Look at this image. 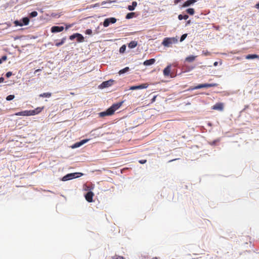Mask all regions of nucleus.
I'll list each match as a JSON object with an SVG mask.
<instances>
[{
  "label": "nucleus",
  "mask_w": 259,
  "mask_h": 259,
  "mask_svg": "<svg viewBox=\"0 0 259 259\" xmlns=\"http://www.w3.org/2000/svg\"><path fill=\"white\" fill-rule=\"evenodd\" d=\"M153 259H157V257L153 258Z\"/></svg>",
  "instance_id": "nucleus-48"
},
{
  "label": "nucleus",
  "mask_w": 259,
  "mask_h": 259,
  "mask_svg": "<svg viewBox=\"0 0 259 259\" xmlns=\"http://www.w3.org/2000/svg\"><path fill=\"white\" fill-rule=\"evenodd\" d=\"M114 80H109L107 81H103L100 85V88L101 89L107 88L110 87L112 85Z\"/></svg>",
  "instance_id": "nucleus-8"
},
{
  "label": "nucleus",
  "mask_w": 259,
  "mask_h": 259,
  "mask_svg": "<svg viewBox=\"0 0 259 259\" xmlns=\"http://www.w3.org/2000/svg\"><path fill=\"white\" fill-rule=\"evenodd\" d=\"M148 83H143L142 84H140L139 85H134L130 87V90H140V89H146L148 87Z\"/></svg>",
  "instance_id": "nucleus-7"
},
{
  "label": "nucleus",
  "mask_w": 259,
  "mask_h": 259,
  "mask_svg": "<svg viewBox=\"0 0 259 259\" xmlns=\"http://www.w3.org/2000/svg\"><path fill=\"white\" fill-rule=\"evenodd\" d=\"M196 2V0H189V1H186V2H185L184 3V4L183 5V7H188L190 5H191V4L195 3Z\"/></svg>",
  "instance_id": "nucleus-17"
},
{
  "label": "nucleus",
  "mask_w": 259,
  "mask_h": 259,
  "mask_svg": "<svg viewBox=\"0 0 259 259\" xmlns=\"http://www.w3.org/2000/svg\"><path fill=\"white\" fill-rule=\"evenodd\" d=\"M65 40L66 37H63L60 42L56 43V46L57 47H59L62 45L65 42Z\"/></svg>",
  "instance_id": "nucleus-26"
},
{
  "label": "nucleus",
  "mask_w": 259,
  "mask_h": 259,
  "mask_svg": "<svg viewBox=\"0 0 259 259\" xmlns=\"http://www.w3.org/2000/svg\"><path fill=\"white\" fill-rule=\"evenodd\" d=\"M4 81V78L3 77H0V83L3 82Z\"/></svg>",
  "instance_id": "nucleus-40"
},
{
  "label": "nucleus",
  "mask_w": 259,
  "mask_h": 259,
  "mask_svg": "<svg viewBox=\"0 0 259 259\" xmlns=\"http://www.w3.org/2000/svg\"><path fill=\"white\" fill-rule=\"evenodd\" d=\"M40 71V69H37V70H36L35 71V73L37 72H38V71Z\"/></svg>",
  "instance_id": "nucleus-45"
},
{
  "label": "nucleus",
  "mask_w": 259,
  "mask_h": 259,
  "mask_svg": "<svg viewBox=\"0 0 259 259\" xmlns=\"http://www.w3.org/2000/svg\"><path fill=\"white\" fill-rule=\"evenodd\" d=\"M218 62H215L213 63V65H214V66H217L218 65Z\"/></svg>",
  "instance_id": "nucleus-43"
},
{
  "label": "nucleus",
  "mask_w": 259,
  "mask_h": 259,
  "mask_svg": "<svg viewBox=\"0 0 259 259\" xmlns=\"http://www.w3.org/2000/svg\"><path fill=\"white\" fill-rule=\"evenodd\" d=\"M64 30L63 26H53L51 28V32L53 33H56L61 32Z\"/></svg>",
  "instance_id": "nucleus-11"
},
{
  "label": "nucleus",
  "mask_w": 259,
  "mask_h": 259,
  "mask_svg": "<svg viewBox=\"0 0 259 259\" xmlns=\"http://www.w3.org/2000/svg\"><path fill=\"white\" fill-rule=\"evenodd\" d=\"M12 73L11 72L9 71L6 73V76L8 78V77H10L12 75Z\"/></svg>",
  "instance_id": "nucleus-38"
},
{
  "label": "nucleus",
  "mask_w": 259,
  "mask_h": 259,
  "mask_svg": "<svg viewBox=\"0 0 259 259\" xmlns=\"http://www.w3.org/2000/svg\"><path fill=\"white\" fill-rule=\"evenodd\" d=\"M137 2H133L132 3V6L130 5L128 6V10L130 11H133L135 9V7L137 6Z\"/></svg>",
  "instance_id": "nucleus-21"
},
{
  "label": "nucleus",
  "mask_w": 259,
  "mask_h": 259,
  "mask_svg": "<svg viewBox=\"0 0 259 259\" xmlns=\"http://www.w3.org/2000/svg\"><path fill=\"white\" fill-rule=\"evenodd\" d=\"M113 259H125L124 257L119 255H115L112 257Z\"/></svg>",
  "instance_id": "nucleus-34"
},
{
  "label": "nucleus",
  "mask_w": 259,
  "mask_h": 259,
  "mask_svg": "<svg viewBox=\"0 0 259 259\" xmlns=\"http://www.w3.org/2000/svg\"><path fill=\"white\" fill-rule=\"evenodd\" d=\"M182 0H175V4H177L178 3L180 2Z\"/></svg>",
  "instance_id": "nucleus-41"
},
{
  "label": "nucleus",
  "mask_w": 259,
  "mask_h": 259,
  "mask_svg": "<svg viewBox=\"0 0 259 259\" xmlns=\"http://www.w3.org/2000/svg\"><path fill=\"white\" fill-rule=\"evenodd\" d=\"M16 116H28V110H25L19 112H17L15 114Z\"/></svg>",
  "instance_id": "nucleus-19"
},
{
  "label": "nucleus",
  "mask_w": 259,
  "mask_h": 259,
  "mask_svg": "<svg viewBox=\"0 0 259 259\" xmlns=\"http://www.w3.org/2000/svg\"><path fill=\"white\" fill-rule=\"evenodd\" d=\"M94 194L93 192L89 191L85 195V198L87 201L89 202H93V197L94 196Z\"/></svg>",
  "instance_id": "nucleus-10"
},
{
  "label": "nucleus",
  "mask_w": 259,
  "mask_h": 259,
  "mask_svg": "<svg viewBox=\"0 0 259 259\" xmlns=\"http://www.w3.org/2000/svg\"><path fill=\"white\" fill-rule=\"evenodd\" d=\"M6 58H7L6 56H4V57H3V58H2V59H3V60H6Z\"/></svg>",
  "instance_id": "nucleus-46"
},
{
  "label": "nucleus",
  "mask_w": 259,
  "mask_h": 259,
  "mask_svg": "<svg viewBox=\"0 0 259 259\" xmlns=\"http://www.w3.org/2000/svg\"><path fill=\"white\" fill-rule=\"evenodd\" d=\"M255 7L257 9H259V3L255 5Z\"/></svg>",
  "instance_id": "nucleus-42"
},
{
  "label": "nucleus",
  "mask_w": 259,
  "mask_h": 259,
  "mask_svg": "<svg viewBox=\"0 0 259 259\" xmlns=\"http://www.w3.org/2000/svg\"><path fill=\"white\" fill-rule=\"evenodd\" d=\"M138 45L137 41H132L128 44V47L130 49H133L136 47Z\"/></svg>",
  "instance_id": "nucleus-18"
},
{
  "label": "nucleus",
  "mask_w": 259,
  "mask_h": 259,
  "mask_svg": "<svg viewBox=\"0 0 259 259\" xmlns=\"http://www.w3.org/2000/svg\"><path fill=\"white\" fill-rule=\"evenodd\" d=\"M52 95V94L50 93H44L41 94L39 95L40 97H45V98H50Z\"/></svg>",
  "instance_id": "nucleus-22"
},
{
  "label": "nucleus",
  "mask_w": 259,
  "mask_h": 259,
  "mask_svg": "<svg viewBox=\"0 0 259 259\" xmlns=\"http://www.w3.org/2000/svg\"><path fill=\"white\" fill-rule=\"evenodd\" d=\"M125 49H126V46H125V45H124L120 47V48L119 49V52L121 53H123L125 52Z\"/></svg>",
  "instance_id": "nucleus-28"
},
{
  "label": "nucleus",
  "mask_w": 259,
  "mask_h": 259,
  "mask_svg": "<svg viewBox=\"0 0 259 259\" xmlns=\"http://www.w3.org/2000/svg\"><path fill=\"white\" fill-rule=\"evenodd\" d=\"M147 160H141L139 161V162L141 164H144V163H145L146 162Z\"/></svg>",
  "instance_id": "nucleus-39"
},
{
  "label": "nucleus",
  "mask_w": 259,
  "mask_h": 259,
  "mask_svg": "<svg viewBox=\"0 0 259 259\" xmlns=\"http://www.w3.org/2000/svg\"><path fill=\"white\" fill-rule=\"evenodd\" d=\"M134 13H129L126 15V18L128 19H131L134 16Z\"/></svg>",
  "instance_id": "nucleus-30"
},
{
  "label": "nucleus",
  "mask_w": 259,
  "mask_h": 259,
  "mask_svg": "<svg viewBox=\"0 0 259 259\" xmlns=\"http://www.w3.org/2000/svg\"><path fill=\"white\" fill-rule=\"evenodd\" d=\"M173 160H170V161H169V162H170V161H172Z\"/></svg>",
  "instance_id": "nucleus-49"
},
{
  "label": "nucleus",
  "mask_w": 259,
  "mask_h": 259,
  "mask_svg": "<svg viewBox=\"0 0 259 259\" xmlns=\"http://www.w3.org/2000/svg\"><path fill=\"white\" fill-rule=\"evenodd\" d=\"M89 140H88V139H85V140H83L80 141L79 142L76 143L73 146V148L79 147L81 146V145H82L83 144L87 143L88 141H89Z\"/></svg>",
  "instance_id": "nucleus-13"
},
{
  "label": "nucleus",
  "mask_w": 259,
  "mask_h": 259,
  "mask_svg": "<svg viewBox=\"0 0 259 259\" xmlns=\"http://www.w3.org/2000/svg\"><path fill=\"white\" fill-rule=\"evenodd\" d=\"M85 33L90 35L92 33V30L91 29H87L85 31Z\"/></svg>",
  "instance_id": "nucleus-37"
},
{
  "label": "nucleus",
  "mask_w": 259,
  "mask_h": 259,
  "mask_svg": "<svg viewBox=\"0 0 259 259\" xmlns=\"http://www.w3.org/2000/svg\"><path fill=\"white\" fill-rule=\"evenodd\" d=\"M187 12L190 15H193L194 14V10L193 8H189L186 10Z\"/></svg>",
  "instance_id": "nucleus-27"
},
{
  "label": "nucleus",
  "mask_w": 259,
  "mask_h": 259,
  "mask_svg": "<svg viewBox=\"0 0 259 259\" xmlns=\"http://www.w3.org/2000/svg\"><path fill=\"white\" fill-rule=\"evenodd\" d=\"M14 24L16 26H22L23 25V24H22V22H20L18 20H16L14 21Z\"/></svg>",
  "instance_id": "nucleus-29"
},
{
  "label": "nucleus",
  "mask_w": 259,
  "mask_h": 259,
  "mask_svg": "<svg viewBox=\"0 0 259 259\" xmlns=\"http://www.w3.org/2000/svg\"><path fill=\"white\" fill-rule=\"evenodd\" d=\"M130 70V68L128 67H125L124 68L122 69H121L120 70H119V71L118 72V73L119 74H123L124 73H126L127 72V71H128Z\"/></svg>",
  "instance_id": "nucleus-24"
},
{
  "label": "nucleus",
  "mask_w": 259,
  "mask_h": 259,
  "mask_svg": "<svg viewBox=\"0 0 259 259\" xmlns=\"http://www.w3.org/2000/svg\"><path fill=\"white\" fill-rule=\"evenodd\" d=\"M14 97H15L14 95H10L7 97L6 100L7 101H11V100H13L14 98Z\"/></svg>",
  "instance_id": "nucleus-32"
},
{
  "label": "nucleus",
  "mask_w": 259,
  "mask_h": 259,
  "mask_svg": "<svg viewBox=\"0 0 259 259\" xmlns=\"http://www.w3.org/2000/svg\"><path fill=\"white\" fill-rule=\"evenodd\" d=\"M37 12L36 11H33L30 14V17H35L37 15Z\"/></svg>",
  "instance_id": "nucleus-31"
},
{
  "label": "nucleus",
  "mask_w": 259,
  "mask_h": 259,
  "mask_svg": "<svg viewBox=\"0 0 259 259\" xmlns=\"http://www.w3.org/2000/svg\"><path fill=\"white\" fill-rule=\"evenodd\" d=\"M246 59H259V55L256 54H249L245 56Z\"/></svg>",
  "instance_id": "nucleus-15"
},
{
  "label": "nucleus",
  "mask_w": 259,
  "mask_h": 259,
  "mask_svg": "<svg viewBox=\"0 0 259 259\" xmlns=\"http://www.w3.org/2000/svg\"><path fill=\"white\" fill-rule=\"evenodd\" d=\"M77 34H78V33H74V34H72V35H70V36H69V39H70V40H73V39H74L75 38H76V36H77Z\"/></svg>",
  "instance_id": "nucleus-35"
},
{
  "label": "nucleus",
  "mask_w": 259,
  "mask_h": 259,
  "mask_svg": "<svg viewBox=\"0 0 259 259\" xmlns=\"http://www.w3.org/2000/svg\"><path fill=\"white\" fill-rule=\"evenodd\" d=\"M78 174H80L81 175H82V174L81 173L69 174H67V175L65 176L64 177H63V178H62V180L64 181H67L69 180H71L74 178L78 177H79L78 176H77L76 177L75 176V175H78Z\"/></svg>",
  "instance_id": "nucleus-6"
},
{
  "label": "nucleus",
  "mask_w": 259,
  "mask_h": 259,
  "mask_svg": "<svg viewBox=\"0 0 259 259\" xmlns=\"http://www.w3.org/2000/svg\"><path fill=\"white\" fill-rule=\"evenodd\" d=\"M202 54L205 56H210V53L209 52H208V51L206 50V51H202Z\"/></svg>",
  "instance_id": "nucleus-33"
},
{
  "label": "nucleus",
  "mask_w": 259,
  "mask_h": 259,
  "mask_svg": "<svg viewBox=\"0 0 259 259\" xmlns=\"http://www.w3.org/2000/svg\"><path fill=\"white\" fill-rule=\"evenodd\" d=\"M44 109V106H42L41 107H37L36 108H35L34 110H28V115L31 116V115H34L40 113Z\"/></svg>",
  "instance_id": "nucleus-4"
},
{
  "label": "nucleus",
  "mask_w": 259,
  "mask_h": 259,
  "mask_svg": "<svg viewBox=\"0 0 259 259\" xmlns=\"http://www.w3.org/2000/svg\"><path fill=\"white\" fill-rule=\"evenodd\" d=\"M224 105L223 103H217L212 107V109L223 111Z\"/></svg>",
  "instance_id": "nucleus-9"
},
{
  "label": "nucleus",
  "mask_w": 259,
  "mask_h": 259,
  "mask_svg": "<svg viewBox=\"0 0 259 259\" xmlns=\"http://www.w3.org/2000/svg\"><path fill=\"white\" fill-rule=\"evenodd\" d=\"M76 38H77V41L79 42H81L84 41V37L81 34L78 33Z\"/></svg>",
  "instance_id": "nucleus-20"
},
{
  "label": "nucleus",
  "mask_w": 259,
  "mask_h": 259,
  "mask_svg": "<svg viewBox=\"0 0 259 259\" xmlns=\"http://www.w3.org/2000/svg\"><path fill=\"white\" fill-rule=\"evenodd\" d=\"M155 62V59H150L147 60L144 62V65L146 66L151 65L153 64Z\"/></svg>",
  "instance_id": "nucleus-14"
},
{
  "label": "nucleus",
  "mask_w": 259,
  "mask_h": 259,
  "mask_svg": "<svg viewBox=\"0 0 259 259\" xmlns=\"http://www.w3.org/2000/svg\"><path fill=\"white\" fill-rule=\"evenodd\" d=\"M171 70V65H168L166 68L163 70V74L164 76H168L170 75Z\"/></svg>",
  "instance_id": "nucleus-12"
},
{
  "label": "nucleus",
  "mask_w": 259,
  "mask_h": 259,
  "mask_svg": "<svg viewBox=\"0 0 259 259\" xmlns=\"http://www.w3.org/2000/svg\"><path fill=\"white\" fill-rule=\"evenodd\" d=\"M2 59H0V64L2 63Z\"/></svg>",
  "instance_id": "nucleus-47"
},
{
  "label": "nucleus",
  "mask_w": 259,
  "mask_h": 259,
  "mask_svg": "<svg viewBox=\"0 0 259 259\" xmlns=\"http://www.w3.org/2000/svg\"><path fill=\"white\" fill-rule=\"evenodd\" d=\"M188 18H189V16L187 15H183L180 14L178 16V19L180 20H181L182 19L187 20Z\"/></svg>",
  "instance_id": "nucleus-25"
},
{
  "label": "nucleus",
  "mask_w": 259,
  "mask_h": 259,
  "mask_svg": "<svg viewBox=\"0 0 259 259\" xmlns=\"http://www.w3.org/2000/svg\"><path fill=\"white\" fill-rule=\"evenodd\" d=\"M22 24L23 25H27L29 22V19L28 17H24L22 19Z\"/></svg>",
  "instance_id": "nucleus-23"
},
{
  "label": "nucleus",
  "mask_w": 259,
  "mask_h": 259,
  "mask_svg": "<svg viewBox=\"0 0 259 259\" xmlns=\"http://www.w3.org/2000/svg\"><path fill=\"white\" fill-rule=\"evenodd\" d=\"M196 57V56H189L185 58V61L188 62H192L195 60Z\"/></svg>",
  "instance_id": "nucleus-16"
},
{
  "label": "nucleus",
  "mask_w": 259,
  "mask_h": 259,
  "mask_svg": "<svg viewBox=\"0 0 259 259\" xmlns=\"http://www.w3.org/2000/svg\"><path fill=\"white\" fill-rule=\"evenodd\" d=\"M177 39L175 37H166L163 39L162 44L164 46L168 47L172 44L177 43Z\"/></svg>",
  "instance_id": "nucleus-2"
},
{
  "label": "nucleus",
  "mask_w": 259,
  "mask_h": 259,
  "mask_svg": "<svg viewBox=\"0 0 259 259\" xmlns=\"http://www.w3.org/2000/svg\"><path fill=\"white\" fill-rule=\"evenodd\" d=\"M116 22V19L113 17L106 19L103 22V26L108 27L110 24H113Z\"/></svg>",
  "instance_id": "nucleus-5"
},
{
  "label": "nucleus",
  "mask_w": 259,
  "mask_h": 259,
  "mask_svg": "<svg viewBox=\"0 0 259 259\" xmlns=\"http://www.w3.org/2000/svg\"><path fill=\"white\" fill-rule=\"evenodd\" d=\"M155 98H156V96H154V97H153V98L152 99V102H154V101H155Z\"/></svg>",
  "instance_id": "nucleus-44"
},
{
  "label": "nucleus",
  "mask_w": 259,
  "mask_h": 259,
  "mask_svg": "<svg viewBox=\"0 0 259 259\" xmlns=\"http://www.w3.org/2000/svg\"><path fill=\"white\" fill-rule=\"evenodd\" d=\"M187 36V34H184L182 35L181 37V39H180V41H183L186 38Z\"/></svg>",
  "instance_id": "nucleus-36"
},
{
  "label": "nucleus",
  "mask_w": 259,
  "mask_h": 259,
  "mask_svg": "<svg viewBox=\"0 0 259 259\" xmlns=\"http://www.w3.org/2000/svg\"><path fill=\"white\" fill-rule=\"evenodd\" d=\"M122 103L123 102H120L113 104L106 111L100 112L99 113L100 117H104L105 116H109L113 114L115 111L120 107Z\"/></svg>",
  "instance_id": "nucleus-1"
},
{
  "label": "nucleus",
  "mask_w": 259,
  "mask_h": 259,
  "mask_svg": "<svg viewBox=\"0 0 259 259\" xmlns=\"http://www.w3.org/2000/svg\"><path fill=\"white\" fill-rule=\"evenodd\" d=\"M218 84L216 83H204V84H200L194 87L192 89L193 90H197L201 88H210V87H217Z\"/></svg>",
  "instance_id": "nucleus-3"
}]
</instances>
